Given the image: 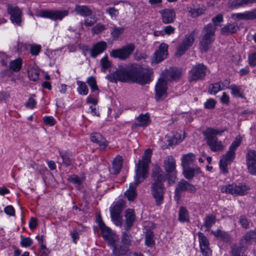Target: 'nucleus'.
I'll return each instance as SVG.
<instances>
[{"label": "nucleus", "instance_id": "8fccbe9b", "mask_svg": "<svg viewBox=\"0 0 256 256\" xmlns=\"http://www.w3.org/2000/svg\"><path fill=\"white\" fill-rule=\"evenodd\" d=\"M204 11L205 8H190L188 10V13L190 14L192 17L196 18L204 14Z\"/></svg>", "mask_w": 256, "mask_h": 256}, {"label": "nucleus", "instance_id": "a18cd8bd", "mask_svg": "<svg viewBox=\"0 0 256 256\" xmlns=\"http://www.w3.org/2000/svg\"><path fill=\"white\" fill-rule=\"evenodd\" d=\"M40 71L34 66L31 67L28 70V75L30 80L36 81L39 78Z\"/></svg>", "mask_w": 256, "mask_h": 256}, {"label": "nucleus", "instance_id": "338daca9", "mask_svg": "<svg viewBox=\"0 0 256 256\" xmlns=\"http://www.w3.org/2000/svg\"><path fill=\"white\" fill-rule=\"evenodd\" d=\"M164 35H170L175 32V28L170 25L167 26L164 28Z\"/></svg>", "mask_w": 256, "mask_h": 256}, {"label": "nucleus", "instance_id": "774afa93", "mask_svg": "<svg viewBox=\"0 0 256 256\" xmlns=\"http://www.w3.org/2000/svg\"><path fill=\"white\" fill-rule=\"evenodd\" d=\"M68 180L74 184L80 185L82 181L79 176L76 175L72 176L68 178Z\"/></svg>", "mask_w": 256, "mask_h": 256}, {"label": "nucleus", "instance_id": "4468645a", "mask_svg": "<svg viewBox=\"0 0 256 256\" xmlns=\"http://www.w3.org/2000/svg\"><path fill=\"white\" fill-rule=\"evenodd\" d=\"M69 14L68 10H44L40 12V16L42 17L50 18L53 20H60L67 16Z\"/></svg>", "mask_w": 256, "mask_h": 256}, {"label": "nucleus", "instance_id": "72a5a7b5", "mask_svg": "<svg viewBox=\"0 0 256 256\" xmlns=\"http://www.w3.org/2000/svg\"><path fill=\"white\" fill-rule=\"evenodd\" d=\"M145 244L148 248H152L155 244L154 232L146 229L145 232Z\"/></svg>", "mask_w": 256, "mask_h": 256}, {"label": "nucleus", "instance_id": "2eb2a0df", "mask_svg": "<svg viewBox=\"0 0 256 256\" xmlns=\"http://www.w3.org/2000/svg\"><path fill=\"white\" fill-rule=\"evenodd\" d=\"M7 12L10 16V20L13 24L20 26L22 22V10L17 6L7 4Z\"/></svg>", "mask_w": 256, "mask_h": 256}, {"label": "nucleus", "instance_id": "39448f33", "mask_svg": "<svg viewBox=\"0 0 256 256\" xmlns=\"http://www.w3.org/2000/svg\"><path fill=\"white\" fill-rule=\"evenodd\" d=\"M250 189V186L246 184L239 182L238 184L232 183L226 185L221 190L222 192L232 195L242 196L248 194Z\"/></svg>", "mask_w": 256, "mask_h": 256}, {"label": "nucleus", "instance_id": "f257e3e1", "mask_svg": "<svg viewBox=\"0 0 256 256\" xmlns=\"http://www.w3.org/2000/svg\"><path fill=\"white\" fill-rule=\"evenodd\" d=\"M150 69L130 64L119 66L116 72L111 73L108 77L112 82H132L144 84L150 82Z\"/></svg>", "mask_w": 256, "mask_h": 256}, {"label": "nucleus", "instance_id": "5701e85b", "mask_svg": "<svg viewBox=\"0 0 256 256\" xmlns=\"http://www.w3.org/2000/svg\"><path fill=\"white\" fill-rule=\"evenodd\" d=\"M111 246L112 247V254L111 256H128L131 253L127 246L115 244Z\"/></svg>", "mask_w": 256, "mask_h": 256}, {"label": "nucleus", "instance_id": "ea45409f", "mask_svg": "<svg viewBox=\"0 0 256 256\" xmlns=\"http://www.w3.org/2000/svg\"><path fill=\"white\" fill-rule=\"evenodd\" d=\"M244 248L242 246L233 244L231 247L232 256H246L244 254Z\"/></svg>", "mask_w": 256, "mask_h": 256}, {"label": "nucleus", "instance_id": "4d7b16f0", "mask_svg": "<svg viewBox=\"0 0 256 256\" xmlns=\"http://www.w3.org/2000/svg\"><path fill=\"white\" fill-rule=\"evenodd\" d=\"M246 162L250 161H256V151L250 150L248 151L246 156Z\"/></svg>", "mask_w": 256, "mask_h": 256}, {"label": "nucleus", "instance_id": "7c9ffc66", "mask_svg": "<svg viewBox=\"0 0 256 256\" xmlns=\"http://www.w3.org/2000/svg\"><path fill=\"white\" fill-rule=\"evenodd\" d=\"M212 234L216 238H220L223 242L229 243L231 241V236L230 234L225 231L218 229L215 231H212Z\"/></svg>", "mask_w": 256, "mask_h": 256}, {"label": "nucleus", "instance_id": "f03ea898", "mask_svg": "<svg viewBox=\"0 0 256 256\" xmlns=\"http://www.w3.org/2000/svg\"><path fill=\"white\" fill-rule=\"evenodd\" d=\"M152 154V150L146 149L142 159L139 160L136 164L134 182L130 184L129 188L125 192L126 196L130 201L134 200L137 196L136 186L148 176Z\"/></svg>", "mask_w": 256, "mask_h": 256}, {"label": "nucleus", "instance_id": "f3484780", "mask_svg": "<svg viewBox=\"0 0 256 256\" xmlns=\"http://www.w3.org/2000/svg\"><path fill=\"white\" fill-rule=\"evenodd\" d=\"M90 140L98 145L100 152H104L108 145V142L99 132H93L90 136Z\"/></svg>", "mask_w": 256, "mask_h": 256}, {"label": "nucleus", "instance_id": "5fc2aeb1", "mask_svg": "<svg viewBox=\"0 0 256 256\" xmlns=\"http://www.w3.org/2000/svg\"><path fill=\"white\" fill-rule=\"evenodd\" d=\"M100 65L102 70H108L111 66V62L108 60V57L105 56L100 60Z\"/></svg>", "mask_w": 256, "mask_h": 256}, {"label": "nucleus", "instance_id": "412c9836", "mask_svg": "<svg viewBox=\"0 0 256 256\" xmlns=\"http://www.w3.org/2000/svg\"><path fill=\"white\" fill-rule=\"evenodd\" d=\"M232 17L236 19L246 20H256V8L242 13L233 14Z\"/></svg>", "mask_w": 256, "mask_h": 256}, {"label": "nucleus", "instance_id": "b1692460", "mask_svg": "<svg viewBox=\"0 0 256 256\" xmlns=\"http://www.w3.org/2000/svg\"><path fill=\"white\" fill-rule=\"evenodd\" d=\"M107 46L108 45L106 42L101 41L96 42L93 46L92 48L90 50L91 56L94 58H96L106 50Z\"/></svg>", "mask_w": 256, "mask_h": 256}, {"label": "nucleus", "instance_id": "6e6552de", "mask_svg": "<svg viewBox=\"0 0 256 256\" xmlns=\"http://www.w3.org/2000/svg\"><path fill=\"white\" fill-rule=\"evenodd\" d=\"M196 190V188L194 184L184 180H182L178 182L176 187L174 199L177 202H178L183 192H187L190 193L194 194Z\"/></svg>", "mask_w": 256, "mask_h": 256}, {"label": "nucleus", "instance_id": "4be33fe9", "mask_svg": "<svg viewBox=\"0 0 256 256\" xmlns=\"http://www.w3.org/2000/svg\"><path fill=\"white\" fill-rule=\"evenodd\" d=\"M162 16V20L164 24L172 23L176 18V12L172 9L165 8L160 12Z\"/></svg>", "mask_w": 256, "mask_h": 256}, {"label": "nucleus", "instance_id": "3c124183", "mask_svg": "<svg viewBox=\"0 0 256 256\" xmlns=\"http://www.w3.org/2000/svg\"><path fill=\"white\" fill-rule=\"evenodd\" d=\"M242 142V138L240 135L236 136L234 140L232 143L229 149L236 152L237 148L240 145Z\"/></svg>", "mask_w": 256, "mask_h": 256}, {"label": "nucleus", "instance_id": "9d476101", "mask_svg": "<svg viewBox=\"0 0 256 256\" xmlns=\"http://www.w3.org/2000/svg\"><path fill=\"white\" fill-rule=\"evenodd\" d=\"M134 48V45L133 44H130L121 48L112 50L110 52V56L122 60H126L132 54Z\"/></svg>", "mask_w": 256, "mask_h": 256}, {"label": "nucleus", "instance_id": "cd10ccee", "mask_svg": "<svg viewBox=\"0 0 256 256\" xmlns=\"http://www.w3.org/2000/svg\"><path fill=\"white\" fill-rule=\"evenodd\" d=\"M76 12L84 17H88L92 14V11L90 6L86 5H76L74 8Z\"/></svg>", "mask_w": 256, "mask_h": 256}, {"label": "nucleus", "instance_id": "69168bd1", "mask_svg": "<svg viewBox=\"0 0 256 256\" xmlns=\"http://www.w3.org/2000/svg\"><path fill=\"white\" fill-rule=\"evenodd\" d=\"M248 60L250 66L254 67L256 66V52L248 56Z\"/></svg>", "mask_w": 256, "mask_h": 256}, {"label": "nucleus", "instance_id": "c756f323", "mask_svg": "<svg viewBox=\"0 0 256 256\" xmlns=\"http://www.w3.org/2000/svg\"><path fill=\"white\" fill-rule=\"evenodd\" d=\"M123 164V158L121 156L118 155L112 161V170L114 174L120 173Z\"/></svg>", "mask_w": 256, "mask_h": 256}, {"label": "nucleus", "instance_id": "e433bc0d", "mask_svg": "<svg viewBox=\"0 0 256 256\" xmlns=\"http://www.w3.org/2000/svg\"><path fill=\"white\" fill-rule=\"evenodd\" d=\"M136 120L138 122V124H136V126L140 127L147 126L150 122L149 114L147 112L145 114H140L137 117Z\"/></svg>", "mask_w": 256, "mask_h": 256}, {"label": "nucleus", "instance_id": "dca6fc26", "mask_svg": "<svg viewBox=\"0 0 256 256\" xmlns=\"http://www.w3.org/2000/svg\"><path fill=\"white\" fill-rule=\"evenodd\" d=\"M102 236L110 246L114 245L116 242L115 236L110 228L106 226L102 221L99 222Z\"/></svg>", "mask_w": 256, "mask_h": 256}, {"label": "nucleus", "instance_id": "13d9d810", "mask_svg": "<svg viewBox=\"0 0 256 256\" xmlns=\"http://www.w3.org/2000/svg\"><path fill=\"white\" fill-rule=\"evenodd\" d=\"M106 12L112 18H116L119 14L118 10L116 9L114 7H110L106 8Z\"/></svg>", "mask_w": 256, "mask_h": 256}, {"label": "nucleus", "instance_id": "c85d7f7f", "mask_svg": "<svg viewBox=\"0 0 256 256\" xmlns=\"http://www.w3.org/2000/svg\"><path fill=\"white\" fill-rule=\"evenodd\" d=\"M202 172L200 168L198 167L192 168L188 167L185 168H183V174L186 178L190 180L193 178L194 177L198 176V174Z\"/></svg>", "mask_w": 256, "mask_h": 256}, {"label": "nucleus", "instance_id": "c03bdc74", "mask_svg": "<svg viewBox=\"0 0 256 256\" xmlns=\"http://www.w3.org/2000/svg\"><path fill=\"white\" fill-rule=\"evenodd\" d=\"M227 88L231 90V94L235 97L242 98V91L240 86L236 84H231L230 86L227 85Z\"/></svg>", "mask_w": 256, "mask_h": 256}, {"label": "nucleus", "instance_id": "a878e982", "mask_svg": "<svg viewBox=\"0 0 256 256\" xmlns=\"http://www.w3.org/2000/svg\"><path fill=\"white\" fill-rule=\"evenodd\" d=\"M226 85L222 82L210 84L208 87V92L210 94H216L219 91L227 88V85L230 83L229 80H226Z\"/></svg>", "mask_w": 256, "mask_h": 256}, {"label": "nucleus", "instance_id": "bf43d9fd", "mask_svg": "<svg viewBox=\"0 0 256 256\" xmlns=\"http://www.w3.org/2000/svg\"><path fill=\"white\" fill-rule=\"evenodd\" d=\"M104 30H106L104 25L98 23L92 28V32L93 34H98Z\"/></svg>", "mask_w": 256, "mask_h": 256}, {"label": "nucleus", "instance_id": "6e6d98bb", "mask_svg": "<svg viewBox=\"0 0 256 256\" xmlns=\"http://www.w3.org/2000/svg\"><path fill=\"white\" fill-rule=\"evenodd\" d=\"M34 94H30V96L28 100L25 104V106L27 108L32 109L36 106V102L34 99Z\"/></svg>", "mask_w": 256, "mask_h": 256}, {"label": "nucleus", "instance_id": "de8ad7c7", "mask_svg": "<svg viewBox=\"0 0 256 256\" xmlns=\"http://www.w3.org/2000/svg\"><path fill=\"white\" fill-rule=\"evenodd\" d=\"M227 5L228 8H237L245 4L244 0H228Z\"/></svg>", "mask_w": 256, "mask_h": 256}, {"label": "nucleus", "instance_id": "9b49d317", "mask_svg": "<svg viewBox=\"0 0 256 256\" xmlns=\"http://www.w3.org/2000/svg\"><path fill=\"white\" fill-rule=\"evenodd\" d=\"M206 69V66L202 64H198L194 66L189 72V81L192 82L204 80Z\"/></svg>", "mask_w": 256, "mask_h": 256}, {"label": "nucleus", "instance_id": "49530a36", "mask_svg": "<svg viewBox=\"0 0 256 256\" xmlns=\"http://www.w3.org/2000/svg\"><path fill=\"white\" fill-rule=\"evenodd\" d=\"M76 83L78 86L77 88L78 92L81 95H86L88 92V88L86 83L82 81H77Z\"/></svg>", "mask_w": 256, "mask_h": 256}, {"label": "nucleus", "instance_id": "4c0bfd02", "mask_svg": "<svg viewBox=\"0 0 256 256\" xmlns=\"http://www.w3.org/2000/svg\"><path fill=\"white\" fill-rule=\"evenodd\" d=\"M86 83L90 86L92 92H94V96L98 95L100 92V90L97 86L96 78L93 76L88 77L86 80Z\"/></svg>", "mask_w": 256, "mask_h": 256}, {"label": "nucleus", "instance_id": "ddd939ff", "mask_svg": "<svg viewBox=\"0 0 256 256\" xmlns=\"http://www.w3.org/2000/svg\"><path fill=\"white\" fill-rule=\"evenodd\" d=\"M167 82L166 80L160 78L155 86V99L157 102L164 100L167 96Z\"/></svg>", "mask_w": 256, "mask_h": 256}, {"label": "nucleus", "instance_id": "6ab92c4d", "mask_svg": "<svg viewBox=\"0 0 256 256\" xmlns=\"http://www.w3.org/2000/svg\"><path fill=\"white\" fill-rule=\"evenodd\" d=\"M168 47V45L164 42H162L160 45L158 49L154 54V60L156 63L162 62L166 58Z\"/></svg>", "mask_w": 256, "mask_h": 256}, {"label": "nucleus", "instance_id": "864d4df0", "mask_svg": "<svg viewBox=\"0 0 256 256\" xmlns=\"http://www.w3.org/2000/svg\"><path fill=\"white\" fill-rule=\"evenodd\" d=\"M248 172L252 175L256 174V161H250L246 162Z\"/></svg>", "mask_w": 256, "mask_h": 256}, {"label": "nucleus", "instance_id": "aec40b11", "mask_svg": "<svg viewBox=\"0 0 256 256\" xmlns=\"http://www.w3.org/2000/svg\"><path fill=\"white\" fill-rule=\"evenodd\" d=\"M240 30V27L236 22H230L224 26L220 30V33L224 36L236 34Z\"/></svg>", "mask_w": 256, "mask_h": 256}, {"label": "nucleus", "instance_id": "680f3d73", "mask_svg": "<svg viewBox=\"0 0 256 256\" xmlns=\"http://www.w3.org/2000/svg\"><path fill=\"white\" fill-rule=\"evenodd\" d=\"M20 244L22 246L26 248L31 246L33 242L29 237L22 238Z\"/></svg>", "mask_w": 256, "mask_h": 256}, {"label": "nucleus", "instance_id": "a211bd4d", "mask_svg": "<svg viewBox=\"0 0 256 256\" xmlns=\"http://www.w3.org/2000/svg\"><path fill=\"white\" fill-rule=\"evenodd\" d=\"M200 251L204 256H211L212 251L209 248V242L205 235L201 232L198 233Z\"/></svg>", "mask_w": 256, "mask_h": 256}, {"label": "nucleus", "instance_id": "0eeeda50", "mask_svg": "<svg viewBox=\"0 0 256 256\" xmlns=\"http://www.w3.org/2000/svg\"><path fill=\"white\" fill-rule=\"evenodd\" d=\"M150 192L154 198L156 206H160L164 202V194L166 188L164 183L152 182L150 184Z\"/></svg>", "mask_w": 256, "mask_h": 256}, {"label": "nucleus", "instance_id": "bb28decb", "mask_svg": "<svg viewBox=\"0 0 256 256\" xmlns=\"http://www.w3.org/2000/svg\"><path fill=\"white\" fill-rule=\"evenodd\" d=\"M152 178L153 182L159 183H164L166 180L164 172L159 166H156L152 169Z\"/></svg>", "mask_w": 256, "mask_h": 256}, {"label": "nucleus", "instance_id": "052dcab7", "mask_svg": "<svg viewBox=\"0 0 256 256\" xmlns=\"http://www.w3.org/2000/svg\"><path fill=\"white\" fill-rule=\"evenodd\" d=\"M239 222L243 228L245 229H248L250 228V222L245 216H240Z\"/></svg>", "mask_w": 256, "mask_h": 256}, {"label": "nucleus", "instance_id": "09e8293b", "mask_svg": "<svg viewBox=\"0 0 256 256\" xmlns=\"http://www.w3.org/2000/svg\"><path fill=\"white\" fill-rule=\"evenodd\" d=\"M129 231H125L124 232L122 236V245L127 246L129 247L131 245L132 236L128 232Z\"/></svg>", "mask_w": 256, "mask_h": 256}, {"label": "nucleus", "instance_id": "79ce46f5", "mask_svg": "<svg viewBox=\"0 0 256 256\" xmlns=\"http://www.w3.org/2000/svg\"><path fill=\"white\" fill-rule=\"evenodd\" d=\"M22 59L18 58L14 60L11 61L9 64V68L14 72H18L22 68Z\"/></svg>", "mask_w": 256, "mask_h": 256}, {"label": "nucleus", "instance_id": "603ef678", "mask_svg": "<svg viewBox=\"0 0 256 256\" xmlns=\"http://www.w3.org/2000/svg\"><path fill=\"white\" fill-rule=\"evenodd\" d=\"M252 230L246 232L243 238L247 243H250L252 240L256 242V236Z\"/></svg>", "mask_w": 256, "mask_h": 256}, {"label": "nucleus", "instance_id": "f704fd0d", "mask_svg": "<svg viewBox=\"0 0 256 256\" xmlns=\"http://www.w3.org/2000/svg\"><path fill=\"white\" fill-rule=\"evenodd\" d=\"M110 31L111 38L112 40H118L120 36L124 33V28L123 27H118L114 25L110 28Z\"/></svg>", "mask_w": 256, "mask_h": 256}, {"label": "nucleus", "instance_id": "2f4dec72", "mask_svg": "<svg viewBox=\"0 0 256 256\" xmlns=\"http://www.w3.org/2000/svg\"><path fill=\"white\" fill-rule=\"evenodd\" d=\"M181 72L178 68H171L166 72L165 78L168 80H176L181 76Z\"/></svg>", "mask_w": 256, "mask_h": 256}, {"label": "nucleus", "instance_id": "393cba45", "mask_svg": "<svg viewBox=\"0 0 256 256\" xmlns=\"http://www.w3.org/2000/svg\"><path fill=\"white\" fill-rule=\"evenodd\" d=\"M126 225L124 230L126 231H129L132 226L134 225L136 220L134 212L132 209H128L125 212Z\"/></svg>", "mask_w": 256, "mask_h": 256}, {"label": "nucleus", "instance_id": "a19ab883", "mask_svg": "<svg viewBox=\"0 0 256 256\" xmlns=\"http://www.w3.org/2000/svg\"><path fill=\"white\" fill-rule=\"evenodd\" d=\"M59 154L62 160V164L64 166L68 167L72 164V159L69 152L59 151Z\"/></svg>", "mask_w": 256, "mask_h": 256}, {"label": "nucleus", "instance_id": "473e14b6", "mask_svg": "<svg viewBox=\"0 0 256 256\" xmlns=\"http://www.w3.org/2000/svg\"><path fill=\"white\" fill-rule=\"evenodd\" d=\"M195 160V154L192 153L183 155L182 158V166L183 168L190 167V166L194 162Z\"/></svg>", "mask_w": 256, "mask_h": 256}, {"label": "nucleus", "instance_id": "423d86ee", "mask_svg": "<svg viewBox=\"0 0 256 256\" xmlns=\"http://www.w3.org/2000/svg\"><path fill=\"white\" fill-rule=\"evenodd\" d=\"M176 160L172 156H167L164 161V167L166 172L168 184L170 185L175 182L176 178Z\"/></svg>", "mask_w": 256, "mask_h": 256}, {"label": "nucleus", "instance_id": "20e7f679", "mask_svg": "<svg viewBox=\"0 0 256 256\" xmlns=\"http://www.w3.org/2000/svg\"><path fill=\"white\" fill-rule=\"evenodd\" d=\"M216 30V27L210 23L203 28L199 44L202 52H207L214 42Z\"/></svg>", "mask_w": 256, "mask_h": 256}, {"label": "nucleus", "instance_id": "1a4fd4ad", "mask_svg": "<svg viewBox=\"0 0 256 256\" xmlns=\"http://www.w3.org/2000/svg\"><path fill=\"white\" fill-rule=\"evenodd\" d=\"M125 206V202L122 200H120L116 202L112 207L110 208V216L112 221L118 226H121L122 225L121 213Z\"/></svg>", "mask_w": 256, "mask_h": 256}, {"label": "nucleus", "instance_id": "e2e57ef3", "mask_svg": "<svg viewBox=\"0 0 256 256\" xmlns=\"http://www.w3.org/2000/svg\"><path fill=\"white\" fill-rule=\"evenodd\" d=\"M43 121L46 125L53 126L56 124V120L52 116H46L43 118Z\"/></svg>", "mask_w": 256, "mask_h": 256}, {"label": "nucleus", "instance_id": "c9c22d12", "mask_svg": "<svg viewBox=\"0 0 256 256\" xmlns=\"http://www.w3.org/2000/svg\"><path fill=\"white\" fill-rule=\"evenodd\" d=\"M216 222V216L213 214H210L206 216L203 226L208 231H209L212 226L215 224Z\"/></svg>", "mask_w": 256, "mask_h": 256}, {"label": "nucleus", "instance_id": "0e129e2a", "mask_svg": "<svg viewBox=\"0 0 256 256\" xmlns=\"http://www.w3.org/2000/svg\"><path fill=\"white\" fill-rule=\"evenodd\" d=\"M216 102L213 98L208 99L204 103V108L209 110L214 109L216 104Z\"/></svg>", "mask_w": 256, "mask_h": 256}, {"label": "nucleus", "instance_id": "37998d69", "mask_svg": "<svg viewBox=\"0 0 256 256\" xmlns=\"http://www.w3.org/2000/svg\"><path fill=\"white\" fill-rule=\"evenodd\" d=\"M235 157L236 152L229 149L222 156V158L220 160L230 164L235 158Z\"/></svg>", "mask_w": 256, "mask_h": 256}, {"label": "nucleus", "instance_id": "58836bf2", "mask_svg": "<svg viewBox=\"0 0 256 256\" xmlns=\"http://www.w3.org/2000/svg\"><path fill=\"white\" fill-rule=\"evenodd\" d=\"M178 220L182 222H189V212L186 208L181 206L178 212Z\"/></svg>", "mask_w": 256, "mask_h": 256}, {"label": "nucleus", "instance_id": "7ed1b4c3", "mask_svg": "<svg viewBox=\"0 0 256 256\" xmlns=\"http://www.w3.org/2000/svg\"><path fill=\"white\" fill-rule=\"evenodd\" d=\"M226 130V128L219 130L208 128L203 132L204 140L211 151L220 152L224 150V145L222 141L216 137V136L220 134Z\"/></svg>", "mask_w": 256, "mask_h": 256}, {"label": "nucleus", "instance_id": "f8f14e48", "mask_svg": "<svg viewBox=\"0 0 256 256\" xmlns=\"http://www.w3.org/2000/svg\"><path fill=\"white\" fill-rule=\"evenodd\" d=\"M194 35V31L189 34L186 35L182 42L178 46L176 53V56H181L192 46L195 40Z\"/></svg>", "mask_w": 256, "mask_h": 256}]
</instances>
